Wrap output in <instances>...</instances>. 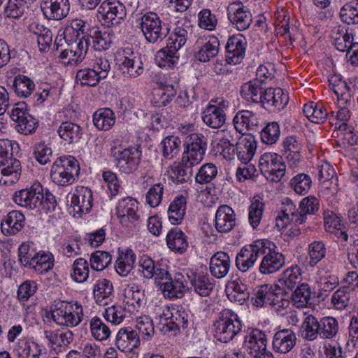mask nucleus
Instances as JSON below:
<instances>
[{
	"instance_id": "1",
	"label": "nucleus",
	"mask_w": 358,
	"mask_h": 358,
	"mask_svg": "<svg viewBox=\"0 0 358 358\" xmlns=\"http://www.w3.org/2000/svg\"><path fill=\"white\" fill-rule=\"evenodd\" d=\"M79 172V164L73 157L62 156L53 163L50 177L55 184L65 186L72 184Z\"/></svg>"
},
{
	"instance_id": "2",
	"label": "nucleus",
	"mask_w": 358,
	"mask_h": 358,
	"mask_svg": "<svg viewBox=\"0 0 358 358\" xmlns=\"http://www.w3.org/2000/svg\"><path fill=\"white\" fill-rule=\"evenodd\" d=\"M214 336L220 342L227 343L241 330L238 315L229 309L222 310L213 324Z\"/></svg>"
},
{
	"instance_id": "3",
	"label": "nucleus",
	"mask_w": 358,
	"mask_h": 358,
	"mask_svg": "<svg viewBox=\"0 0 358 358\" xmlns=\"http://www.w3.org/2000/svg\"><path fill=\"white\" fill-rule=\"evenodd\" d=\"M52 320L59 325L76 327L83 316L81 305L64 301H55L51 310Z\"/></svg>"
},
{
	"instance_id": "4",
	"label": "nucleus",
	"mask_w": 358,
	"mask_h": 358,
	"mask_svg": "<svg viewBox=\"0 0 358 358\" xmlns=\"http://www.w3.org/2000/svg\"><path fill=\"white\" fill-rule=\"evenodd\" d=\"M270 245L268 240L258 239L251 244L243 247L236 257V266L243 273L253 268L259 257L265 253L266 248Z\"/></svg>"
},
{
	"instance_id": "5",
	"label": "nucleus",
	"mask_w": 358,
	"mask_h": 358,
	"mask_svg": "<svg viewBox=\"0 0 358 358\" xmlns=\"http://www.w3.org/2000/svg\"><path fill=\"white\" fill-rule=\"evenodd\" d=\"M162 24L156 13L148 12L141 16L140 27L147 41L155 43L167 36L169 29L164 28Z\"/></svg>"
},
{
	"instance_id": "6",
	"label": "nucleus",
	"mask_w": 358,
	"mask_h": 358,
	"mask_svg": "<svg viewBox=\"0 0 358 358\" xmlns=\"http://www.w3.org/2000/svg\"><path fill=\"white\" fill-rule=\"evenodd\" d=\"M259 167L266 178L272 182H280L286 171L282 157L271 152H265L260 157Z\"/></svg>"
},
{
	"instance_id": "7",
	"label": "nucleus",
	"mask_w": 358,
	"mask_h": 358,
	"mask_svg": "<svg viewBox=\"0 0 358 358\" xmlns=\"http://www.w3.org/2000/svg\"><path fill=\"white\" fill-rule=\"evenodd\" d=\"M111 155L116 167L121 172L130 174L138 169L141 155V152L138 148H113Z\"/></svg>"
},
{
	"instance_id": "8",
	"label": "nucleus",
	"mask_w": 358,
	"mask_h": 358,
	"mask_svg": "<svg viewBox=\"0 0 358 358\" xmlns=\"http://www.w3.org/2000/svg\"><path fill=\"white\" fill-rule=\"evenodd\" d=\"M183 145L185 150L182 157L185 161L192 162V164L198 165L207 150L206 138L202 134L192 133L185 136Z\"/></svg>"
},
{
	"instance_id": "9",
	"label": "nucleus",
	"mask_w": 358,
	"mask_h": 358,
	"mask_svg": "<svg viewBox=\"0 0 358 358\" xmlns=\"http://www.w3.org/2000/svg\"><path fill=\"white\" fill-rule=\"evenodd\" d=\"M43 199V187L34 183L30 187L16 191L13 201L17 206L27 210H34L41 206Z\"/></svg>"
},
{
	"instance_id": "10",
	"label": "nucleus",
	"mask_w": 358,
	"mask_h": 358,
	"mask_svg": "<svg viewBox=\"0 0 358 358\" xmlns=\"http://www.w3.org/2000/svg\"><path fill=\"white\" fill-rule=\"evenodd\" d=\"M98 13L108 27L121 24L127 16L124 5L115 0L104 1L99 7Z\"/></svg>"
},
{
	"instance_id": "11",
	"label": "nucleus",
	"mask_w": 358,
	"mask_h": 358,
	"mask_svg": "<svg viewBox=\"0 0 358 358\" xmlns=\"http://www.w3.org/2000/svg\"><path fill=\"white\" fill-rule=\"evenodd\" d=\"M11 119L16 122V129L24 135L31 134L37 127V122L27 110L25 102L17 103L10 113Z\"/></svg>"
},
{
	"instance_id": "12",
	"label": "nucleus",
	"mask_w": 358,
	"mask_h": 358,
	"mask_svg": "<svg viewBox=\"0 0 358 358\" xmlns=\"http://www.w3.org/2000/svg\"><path fill=\"white\" fill-rule=\"evenodd\" d=\"M289 102V96L280 88L268 87L262 94L260 102L264 108L271 112L282 110Z\"/></svg>"
},
{
	"instance_id": "13",
	"label": "nucleus",
	"mask_w": 358,
	"mask_h": 358,
	"mask_svg": "<svg viewBox=\"0 0 358 358\" xmlns=\"http://www.w3.org/2000/svg\"><path fill=\"white\" fill-rule=\"evenodd\" d=\"M267 246L268 248L265 250L259 268V272L263 274L273 273L280 270L285 264L283 255L275 250L273 243L270 241V245Z\"/></svg>"
},
{
	"instance_id": "14",
	"label": "nucleus",
	"mask_w": 358,
	"mask_h": 358,
	"mask_svg": "<svg viewBox=\"0 0 358 358\" xmlns=\"http://www.w3.org/2000/svg\"><path fill=\"white\" fill-rule=\"evenodd\" d=\"M160 322L163 325V331H171L185 329L188 323V315L182 310L173 308H167L166 312H163L160 318Z\"/></svg>"
},
{
	"instance_id": "15",
	"label": "nucleus",
	"mask_w": 358,
	"mask_h": 358,
	"mask_svg": "<svg viewBox=\"0 0 358 358\" xmlns=\"http://www.w3.org/2000/svg\"><path fill=\"white\" fill-rule=\"evenodd\" d=\"M246 45V39L241 34L229 37L225 46L226 62L230 64L241 63L245 57Z\"/></svg>"
},
{
	"instance_id": "16",
	"label": "nucleus",
	"mask_w": 358,
	"mask_h": 358,
	"mask_svg": "<svg viewBox=\"0 0 358 358\" xmlns=\"http://www.w3.org/2000/svg\"><path fill=\"white\" fill-rule=\"evenodd\" d=\"M91 29L89 25L83 20L74 19L66 27L64 35L66 43L83 42L87 43V47L90 45L89 32Z\"/></svg>"
},
{
	"instance_id": "17",
	"label": "nucleus",
	"mask_w": 358,
	"mask_h": 358,
	"mask_svg": "<svg viewBox=\"0 0 358 358\" xmlns=\"http://www.w3.org/2000/svg\"><path fill=\"white\" fill-rule=\"evenodd\" d=\"M332 137L335 138V142L338 146L343 148L352 147L354 151L358 152V136L347 123H341L338 126L337 123H335Z\"/></svg>"
},
{
	"instance_id": "18",
	"label": "nucleus",
	"mask_w": 358,
	"mask_h": 358,
	"mask_svg": "<svg viewBox=\"0 0 358 358\" xmlns=\"http://www.w3.org/2000/svg\"><path fill=\"white\" fill-rule=\"evenodd\" d=\"M227 12L229 20L239 31L245 30L252 22L251 13L240 2L230 3Z\"/></svg>"
},
{
	"instance_id": "19",
	"label": "nucleus",
	"mask_w": 358,
	"mask_h": 358,
	"mask_svg": "<svg viewBox=\"0 0 358 358\" xmlns=\"http://www.w3.org/2000/svg\"><path fill=\"white\" fill-rule=\"evenodd\" d=\"M41 8L46 19L62 20L69 13L70 3L69 0H45Z\"/></svg>"
},
{
	"instance_id": "20",
	"label": "nucleus",
	"mask_w": 358,
	"mask_h": 358,
	"mask_svg": "<svg viewBox=\"0 0 358 358\" xmlns=\"http://www.w3.org/2000/svg\"><path fill=\"white\" fill-rule=\"evenodd\" d=\"M282 289L279 285H269L267 284L257 287L254 290V305L262 307L264 305H275L278 302L279 296L282 294Z\"/></svg>"
},
{
	"instance_id": "21",
	"label": "nucleus",
	"mask_w": 358,
	"mask_h": 358,
	"mask_svg": "<svg viewBox=\"0 0 358 358\" xmlns=\"http://www.w3.org/2000/svg\"><path fill=\"white\" fill-rule=\"evenodd\" d=\"M236 225V215L228 205H221L216 210L215 227L220 233H229Z\"/></svg>"
},
{
	"instance_id": "22",
	"label": "nucleus",
	"mask_w": 358,
	"mask_h": 358,
	"mask_svg": "<svg viewBox=\"0 0 358 358\" xmlns=\"http://www.w3.org/2000/svg\"><path fill=\"white\" fill-rule=\"evenodd\" d=\"M138 203L131 197L121 199L116 206V215L122 224L127 226L134 224L138 220L137 215Z\"/></svg>"
},
{
	"instance_id": "23",
	"label": "nucleus",
	"mask_w": 358,
	"mask_h": 358,
	"mask_svg": "<svg viewBox=\"0 0 358 358\" xmlns=\"http://www.w3.org/2000/svg\"><path fill=\"white\" fill-rule=\"evenodd\" d=\"M22 173L20 162L15 158L0 160V183L9 185L15 183Z\"/></svg>"
},
{
	"instance_id": "24",
	"label": "nucleus",
	"mask_w": 358,
	"mask_h": 358,
	"mask_svg": "<svg viewBox=\"0 0 358 358\" xmlns=\"http://www.w3.org/2000/svg\"><path fill=\"white\" fill-rule=\"evenodd\" d=\"M92 192L90 189L78 187L71 195V206L77 213H87L92 206Z\"/></svg>"
},
{
	"instance_id": "25",
	"label": "nucleus",
	"mask_w": 358,
	"mask_h": 358,
	"mask_svg": "<svg viewBox=\"0 0 358 358\" xmlns=\"http://www.w3.org/2000/svg\"><path fill=\"white\" fill-rule=\"evenodd\" d=\"M296 337L294 331L289 329H283L275 333L272 345L275 352L286 354L295 346Z\"/></svg>"
},
{
	"instance_id": "26",
	"label": "nucleus",
	"mask_w": 358,
	"mask_h": 358,
	"mask_svg": "<svg viewBox=\"0 0 358 358\" xmlns=\"http://www.w3.org/2000/svg\"><path fill=\"white\" fill-rule=\"evenodd\" d=\"M140 345V338L137 332L130 327L121 328L115 338L116 347L124 352H131Z\"/></svg>"
},
{
	"instance_id": "27",
	"label": "nucleus",
	"mask_w": 358,
	"mask_h": 358,
	"mask_svg": "<svg viewBox=\"0 0 358 358\" xmlns=\"http://www.w3.org/2000/svg\"><path fill=\"white\" fill-rule=\"evenodd\" d=\"M257 150V141L254 136L245 135L238 138L236 143L235 151L238 159L243 164L252 160Z\"/></svg>"
},
{
	"instance_id": "28",
	"label": "nucleus",
	"mask_w": 358,
	"mask_h": 358,
	"mask_svg": "<svg viewBox=\"0 0 358 358\" xmlns=\"http://www.w3.org/2000/svg\"><path fill=\"white\" fill-rule=\"evenodd\" d=\"M234 127L240 134L257 130L259 121L257 115L248 110L238 111L233 119Z\"/></svg>"
},
{
	"instance_id": "29",
	"label": "nucleus",
	"mask_w": 358,
	"mask_h": 358,
	"mask_svg": "<svg viewBox=\"0 0 358 358\" xmlns=\"http://www.w3.org/2000/svg\"><path fill=\"white\" fill-rule=\"evenodd\" d=\"M87 43L80 41L76 45H69L68 48L62 50L59 57L65 64L74 65L81 62L88 50Z\"/></svg>"
},
{
	"instance_id": "30",
	"label": "nucleus",
	"mask_w": 358,
	"mask_h": 358,
	"mask_svg": "<svg viewBox=\"0 0 358 358\" xmlns=\"http://www.w3.org/2000/svg\"><path fill=\"white\" fill-rule=\"evenodd\" d=\"M213 100L202 112L201 118L204 124L213 128H220L225 122L226 115L222 107L212 103Z\"/></svg>"
},
{
	"instance_id": "31",
	"label": "nucleus",
	"mask_w": 358,
	"mask_h": 358,
	"mask_svg": "<svg viewBox=\"0 0 358 358\" xmlns=\"http://www.w3.org/2000/svg\"><path fill=\"white\" fill-rule=\"evenodd\" d=\"M24 215L17 210H12L2 220L1 229L6 236H13L20 231L24 226Z\"/></svg>"
},
{
	"instance_id": "32",
	"label": "nucleus",
	"mask_w": 358,
	"mask_h": 358,
	"mask_svg": "<svg viewBox=\"0 0 358 358\" xmlns=\"http://www.w3.org/2000/svg\"><path fill=\"white\" fill-rule=\"evenodd\" d=\"M231 268V259L229 255L222 251L215 253L210 260V271L216 278H222L226 276Z\"/></svg>"
},
{
	"instance_id": "33",
	"label": "nucleus",
	"mask_w": 358,
	"mask_h": 358,
	"mask_svg": "<svg viewBox=\"0 0 358 358\" xmlns=\"http://www.w3.org/2000/svg\"><path fill=\"white\" fill-rule=\"evenodd\" d=\"M161 291L164 297L169 299H180L182 297L185 291L184 276L181 273H176L173 278H170L166 282L160 284Z\"/></svg>"
},
{
	"instance_id": "34",
	"label": "nucleus",
	"mask_w": 358,
	"mask_h": 358,
	"mask_svg": "<svg viewBox=\"0 0 358 358\" xmlns=\"http://www.w3.org/2000/svg\"><path fill=\"white\" fill-rule=\"evenodd\" d=\"M192 163L190 161H185L182 157L180 162L173 163L169 170L172 181L177 184H182L189 180L193 174V166H196Z\"/></svg>"
},
{
	"instance_id": "35",
	"label": "nucleus",
	"mask_w": 358,
	"mask_h": 358,
	"mask_svg": "<svg viewBox=\"0 0 358 358\" xmlns=\"http://www.w3.org/2000/svg\"><path fill=\"white\" fill-rule=\"evenodd\" d=\"M245 348L250 355H253L257 352L267 349L266 335L259 329L252 330L245 338Z\"/></svg>"
},
{
	"instance_id": "36",
	"label": "nucleus",
	"mask_w": 358,
	"mask_h": 358,
	"mask_svg": "<svg viewBox=\"0 0 358 358\" xmlns=\"http://www.w3.org/2000/svg\"><path fill=\"white\" fill-rule=\"evenodd\" d=\"M220 48V41L216 36H211L206 42L202 43L198 47L195 52V57L201 62H209L212 58L215 57Z\"/></svg>"
},
{
	"instance_id": "37",
	"label": "nucleus",
	"mask_w": 358,
	"mask_h": 358,
	"mask_svg": "<svg viewBox=\"0 0 358 358\" xmlns=\"http://www.w3.org/2000/svg\"><path fill=\"white\" fill-rule=\"evenodd\" d=\"M264 80L255 79L244 83L241 86V96L248 101L259 103L262 99V94L264 93L262 85Z\"/></svg>"
},
{
	"instance_id": "38",
	"label": "nucleus",
	"mask_w": 358,
	"mask_h": 358,
	"mask_svg": "<svg viewBox=\"0 0 358 358\" xmlns=\"http://www.w3.org/2000/svg\"><path fill=\"white\" fill-rule=\"evenodd\" d=\"M136 262V255L131 249L119 251L115 263V270L121 276H127L133 269Z\"/></svg>"
},
{
	"instance_id": "39",
	"label": "nucleus",
	"mask_w": 358,
	"mask_h": 358,
	"mask_svg": "<svg viewBox=\"0 0 358 358\" xmlns=\"http://www.w3.org/2000/svg\"><path fill=\"white\" fill-rule=\"evenodd\" d=\"M166 243L169 249L182 253L188 247L186 235L178 227L171 229L166 235Z\"/></svg>"
},
{
	"instance_id": "40",
	"label": "nucleus",
	"mask_w": 358,
	"mask_h": 358,
	"mask_svg": "<svg viewBox=\"0 0 358 358\" xmlns=\"http://www.w3.org/2000/svg\"><path fill=\"white\" fill-rule=\"evenodd\" d=\"M187 200L183 196H176L170 203L168 209L169 220L172 224H179L185 215Z\"/></svg>"
},
{
	"instance_id": "41",
	"label": "nucleus",
	"mask_w": 358,
	"mask_h": 358,
	"mask_svg": "<svg viewBox=\"0 0 358 358\" xmlns=\"http://www.w3.org/2000/svg\"><path fill=\"white\" fill-rule=\"evenodd\" d=\"M124 59L122 66L127 69L124 73H127L131 78H136L143 73V63L141 59L134 55L130 49L124 50Z\"/></svg>"
},
{
	"instance_id": "42",
	"label": "nucleus",
	"mask_w": 358,
	"mask_h": 358,
	"mask_svg": "<svg viewBox=\"0 0 358 358\" xmlns=\"http://www.w3.org/2000/svg\"><path fill=\"white\" fill-rule=\"evenodd\" d=\"M57 133L68 143H76L82 137L83 129L77 124L71 122H64L59 127Z\"/></svg>"
},
{
	"instance_id": "43",
	"label": "nucleus",
	"mask_w": 358,
	"mask_h": 358,
	"mask_svg": "<svg viewBox=\"0 0 358 358\" xmlns=\"http://www.w3.org/2000/svg\"><path fill=\"white\" fill-rule=\"evenodd\" d=\"M113 290L112 282L107 279L99 280L94 286L93 294L96 302L100 306H106L110 301V295Z\"/></svg>"
},
{
	"instance_id": "44",
	"label": "nucleus",
	"mask_w": 358,
	"mask_h": 358,
	"mask_svg": "<svg viewBox=\"0 0 358 358\" xmlns=\"http://www.w3.org/2000/svg\"><path fill=\"white\" fill-rule=\"evenodd\" d=\"M303 111L310 122L316 124L324 122L328 116L327 109L321 103L309 102L303 106Z\"/></svg>"
},
{
	"instance_id": "45",
	"label": "nucleus",
	"mask_w": 358,
	"mask_h": 358,
	"mask_svg": "<svg viewBox=\"0 0 358 358\" xmlns=\"http://www.w3.org/2000/svg\"><path fill=\"white\" fill-rule=\"evenodd\" d=\"M17 358H40L42 348L34 341L18 342L14 348Z\"/></svg>"
},
{
	"instance_id": "46",
	"label": "nucleus",
	"mask_w": 358,
	"mask_h": 358,
	"mask_svg": "<svg viewBox=\"0 0 358 358\" xmlns=\"http://www.w3.org/2000/svg\"><path fill=\"white\" fill-rule=\"evenodd\" d=\"M12 87L17 96L27 98L34 91L35 84L29 77L17 75L12 80Z\"/></svg>"
},
{
	"instance_id": "47",
	"label": "nucleus",
	"mask_w": 358,
	"mask_h": 358,
	"mask_svg": "<svg viewBox=\"0 0 358 358\" xmlns=\"http://www.w3.org/2000/svg\"><path fill=\"white\" fill-rule=\"evenodd\" d=\"M93 122L97 129L107 131L110 129L115 122V114L113 110L108 108H100L94 113Z\"/></svg>"
},
{
	"instance_id": "48",
	"label": "nucleus",
	"mask_w": 358,
	"mask_h": 358,
	"mask_svg": "<svg viewBox=\"0 0 358 358\" xmlns=\"http://www.w3.org/2000/svg\"><path fill=\"white\" fill-rule=\"evenodd\" d=\"M212 280L207 274L197 273L193 275L190 282L196 293L201 296H207L214 287Z\"/></svg>"
},
{
	"instance_id": "49",
	"label": "nucleus",
	"mask_w": 358,
	"mask_h": 358,
	"mask_svg": "<svg viewBox=\"0 0 358 358\" xmlns=\"http://www.w3.org/2000/svg\"><path fill=\"white\" fill-rule=\"evenodd\" d=\"M187 31L183 27H177L170 34L166 47L171 54L180 55V48L187 41Z\"/></svg>"
},
{
	"instance_id": "50",
	"label": "nucleus",
	"mask_w": 358,
	"mask_h": 358,
	"mask_svg": "<svg viewBox=\"0 0 358 358\" xmlns=\"http://www.w3.org/2000/svg\"><path fill=\"white\" fill-rule=\"evenodd\" d=\"M301 269L298 266H292L283 271L278 280L280 288L292 289L301 281Z\"/></svg>"
},
{
	"instance_id": "51",
	"label": "nucleus",
	"mask_w": 358,
	"mask_h": 358,
	"mask_svg": "<svg viewBox=\"0 0 358 358\" xmlns=\"http://www.w3.org/2000/svg\"><path fill=\"white\" fill-rule=\"evenodd\" d=\"M229 289H231V292L228 293V296L231 301L243 304L250 298L248 285L239 280L232 281L229 285Z\"/></svg>"
},
{
	"instance_id": "52",
	"label": "nucleus",
	"mask_w": 358,
	"mask_h": 358,
	"mask_svg": "<svg viewBox=\"0 0 358 358\" xmlns=\"http://www.w3.org/2000/svg\"><path fill=\"white\" fill-rule=\"evenodd\" d=\"M302 337L308 341H313L320 336V321L313 316L306 317L301 327Z\"/></svg>"
},
{
	"instance_id": "53",
	"label": "nucleus",
	"mask_w": 358,
	"mask_h": 358,
	"mask_svg": "<svg viewBox=\"0 0 358 358\" xmlns=\"http://www.w3.org/2000/svg\"><path fill=\"white\" fill-rule=\"evenodd\" d=\"M90 43L91 41L96 50L101 51L108 50L112 43V39L109 33L101 31L96 28H92L89 32Z\"/></svg>"
},
{
	"instance_id": "54",
	"label": "nucleus",
	"mask_w": 358,
	"mask_h": 358,
	"mask_svg": "<svg viewBox=\"0 0 358 358\" xmlns=\"http://www.w3.org/2000/svg\"><path fill=\"white\" fill-rule=\"evenodd\" d=\"M43 334L50 344L60 347L67 346L73 339V333L68 329L65 331L45 330Z\"/></svg>"
},
{
	"instance_id": "55",
	"label": "nucleus",
	"mask_w": 358,
	"mask_h": 358,
	"mask_svg": "<svg viewBox=\"0 0 358 358\" xmlns=\"http://www.w3.org/2000/svg\"><path fill=\"white\" fill-rule=\"evenodd\" d=\"M90 332L92 337L99 341L107 340L111 334L108 325L98 316L93 317L90 321Z\"/></svg>"
},
{
	"instance_id": "56",
	"label": "nucleus",
	"mask_w": 358,
	"mask_h": 358,
	"mask_svg": "<svg viewBox=\"0 0 358 358\" xmlns=\"http://www.w3.org/2000/svg\"><path fill=\"white\" fill-rule=\"evenodd\" d=\"M143 296L141 291L137 288L134 289V287H131L125 290L124 301L127 311L131 313L138 312L141 306Z\"/></svg>"
},
{
	"instance_id": "57",
	"label": "nucleus",
	"mask_w": 358,
	"mask_h": 358,
	"mask_svg": "<svg viewBox=\"0 0 358 358\" xmlns=\"http://www.w3.org/2000/svg\"><path fill=\"white\" fill-rule=\"evenodd\" d=\"M76 80L81 85L96 86L101 80V76L93 68H85L77 71Z\"/></svg>"
},
{
	"instance_id": "58",
	"label": "nucleus",
	"mask_w": 358,
	"mask_h": 358,
	"mask_svg": "<svg viewBox=\"0 0 358 358\" xmlns=\"http://www.w3.org/2000/svg\"><path fill=\"white\" fill-rule=\"evenodd\" d=\"M89 264L84 258L76 259L72 266L71 276L73 280L78 283L84 282L89 277Z\"/></svg>"
},
{
	"instance_id": "59",
	"label": "nucleus",
	"mask_w": 358,
	"mask_h": 358,
	"mask_svg": "<svg viewBox=\"0 0 358 358\" xmlns=\"http://www.w3.org/2000/svg\"><path fill=\"white\" fill-rule=\"evenodd\" d=\"M320 321V336L322 338L331 339L338 331V323L333 317H325Z\"/></svg>"
},
{
	"instance_id": "60",
	"label": "nucleus",
	"mask_w": 358,
	"mask_h": 358,
	"mask_svg": "<svg viewBox=\"0 0 358 358\" xmlns=\"http://www.w3.org/2000/svg\"><path fill=\"white\" fill-rule=\"evenodd\" d=\"M289 184L296 194L304 195L310 189L312 180L308 174L299 173L291 179Z\"/></svg>"
},
{
	"instance_id": "61",
	"label": "nucleus",
	"mask_w": 358,
	"mask_h": 358,
	"mask_svg": "<svg viewBox=\"0 0 358 358\" xmlns=\"http://www.w3.org/2000/svg\"><path fill=\"white\" fill-rule=\"evenodd\" d=\"M310 296V286L306 283H302L292 293L291 299L296 307L303 308L309 303Z\"/></svg>"
},
{
	"instance_id": "62",
	"label": "nucleus",
	"mask_w": 358,
	"mask_h": 358,
	"mask_svg": "<svg viewBox=\"0 0 358 358\" xmlns=\"http://www.w3.org/2000/svg\"><path fill=\"white\" fill-rule=\"evenodd\" d=\"M112 256L108 252L96 250L92 253L90 259L91 268L97 271L104 270L111 263Z\"/></svg>"
},
{
	"instance_id": "63",
	"label": "nucleus",
	"mask_w": 358,
	"mask_h": 358,
	"mask_svg": "<svg viewBox=\"0 0 358 358\" xmlns=\"http://www.w3.org/2000/svg\"><path fill=\"white\" fill-rule=\"evenodd\" d=\"M309 266L315 267L326 256V247L322 241H314L308 245Z\"/></svg>"
},
{
	"instance_id": "64",
	"label": "nucleus",
	"mask_w": 358,
	"mask_h": 358,
	"mask_svg": "<svg viewBox=\"0 0 358 358\" xmlns=\"http://www.w3.org/2000/svg\"><path fill=\"white\" fill-rule=\"evenodd\" d=\"M340 17L348 24H358V3L352 2L344 5L340 11Z\"/></svg>"
}]
</instances>
